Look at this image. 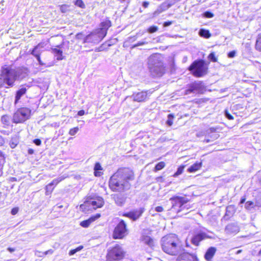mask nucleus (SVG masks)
<instances>
[{"instance_id": "nucleus-1", "label": "nucleus", "mask_w": 261, "mask_h": 261, "mask_svg": "<svg viewBox=\"0 0 261 261\" xmlns=\"http://www.w3.org/2000/svg\"><path fill=\"white\" fill-rule=\"evenodd\" d=\"M135 179L133 171L128 168H120L110 177L109 186L115 192L122 193L129 190Z\"/></svg>"}, {"instance_id": "nucleus-2", "label": "nucleus", "mask_w": 261, "mask_h": 261, "mask_svg": "<svg viewBox=\"0 0 261 261\" xmlns=\"http://www.w3.org/2000/svg\"><path fill=\"white\" fill-rule=\"evenodd\" d=\"M162 250L165 253L172 255H176L180 251L179 242L174 234H169L161 239Z\"/></svg>"}, {"instance_id": "nucleus-3", "label": "nucleus", "mask_w": 261, "mask_h": 261, "mask_svg": "<svg viewBox=\"0 0 261 261\" xmlns=\"http://www.w3.org/2000/svg\"><path fill=\"white\" fill-rule=\"evenodd\" d=\"M148 68L151 74L154 77H161L165 72L163 58L160 54H153L148 59Z\"/></svg>"}, {"instance_id": "nucleus-4", "label": "nucleus", "mask_w": 261, "mask_h": 261, "mask_svg": "<svg viewBox=\"0 0 261 261\" xmlns=\"http://www.w3.org/2000/svg\"><path fill=\"white\" fill-rule=\"evenodd\" d=\"M4 81H5L6 88L14 86L15 81L23 78V70L21 69H14L9 66L2 67L1 73Z\"/></svg>"}, {"instance_id": "nucleus-5", "label": "nucleus", "mask_w": 261, "mask_h": 261, "mask_svg": "<svg viewBox=\"0 0 261 261\" xmlns=\"http://www.w3.org/2000/svg\"><path fill=\"white\" fill-rule=\"evenodd\" d=\"M195 76L201 77L206 73L207 67L203 60L194 61L189 67Z\"/></svg>"}, {"instance_id": "nucleus-6", "label": "nucleus", "mask_w": 261, "mask_h": 261, "mask_svg": "<svg viewBox=\"0 0 261 261\" xmlns=\"http://www.w3.org/2000/svg\"><path fill=\"white\" fill-rule=\"evenodd\" d=\"M125 255V252L120 245L116 244L108 250L106 256L107 261H118L122 259Z\"/></svg>"}, {"instance_id": "nucleus-7", "label": "nucleus", "mask_w": 261, "mask_h": 261, "mask_svg": "<svg viewBox=\"0 0 261 261\" xmlns=\"http://www.w3.org/2000/svg\"><path fill=\"white\" fill-rule=\"evenodd\" d=\"M169 200L172 203L171 210L175 211L177 214L182 211L186 208L187 210L189 208V207H187V205H185V204L189 201V199L186 197L174 196L170 198Z\"/></svg>"}, {"instance_id": "nucleus-8", "label": "nucleus", "mask_w": 261, "mask_h": 261, "mask_svg": "<svg viewBox=\"0 0 261 261\" xmlns=\"http://www.w3.org/2000/svg\"><path fill=\"white\" fill-rule=\"evenodd\" d=\"M206 90V86L202 81H197L190 83L185 90L186 94L190 93L203 94Z\"/></svg>"}, {"instance_id": "nucleus-9", "label": "nucleus", "mask_w": 261, "mask_h": 261, "mask_svg": "<svg viewBox=\"0 0 261 261\" xmlns=\"http://www.w3.org/2000/svg\"><path fill=\"white\" fill-rule=\"evenodd\" d=\"M104 204V201L102 198L97 197L96 198H90L86 200L83 204L80 205V208L83 211L90 210V206H93L94 209L101 207Z\"/></svg>"}, {"instance_id": "nucleus-10", "label": "nucleus", "mask_w": 261, "mask_h": 261, "mask_svg": "<svg viewBox=\"0 0 261 261\" xmlns=\"http://www.w3.org/2000/svg\"><path fill=\"white\" fill-rule=\"evenodd\" d=\"M31 111L27 108H21L17 110L13 115V121L14 123H22L30 116Z\"/></svg>"}, {"instance_id": "nucleus-11", "label": "nucleus", "mask_w": 261, "mask_h": 261, "mask_svg": "<svg viewBox=\"0 0 261 261\" xmlns=\"http://www.w3.org/2000/svg\"><path fill=\"white\" fill-rule=\"evenodd\" d=\"M105 37V34H101L97 29L87 35L84 39L83 43L97 44Z\"/></svg>"}, {"instance_id": "nucleus-12", "label": "nucleus", "mask_w": 261, "mask_h": 261, "mask_svg": "<svg viewBox=\"0 0 261 261\" xmlns=\"http://www.w3.org/2000/svg\"><path fill=\"white\" fill-rule=\"evenodd\" d=\"M127 234L126 224L121 220L114 228L113 231V238L116 239H122Z\"/></svg>"}, {"instance_id": "nucleus-13", "label": "nucleus", "mask_w": 261, "mask_h": 261, "mask_svg": "<svg viewBox=\"0 0 261 261\" xmlns=\"http://www.w3.org/2000/svg\"><path fill=\"white\" fill-rule=\"evenodd\" d=\"M149 93L148 91H141L135 92L131 95L132 98L134 101L138 102H145L148 99Z\"/></svg>"}, {"instance_id": "nucleus-14", "label": "nucleus", "mask_w": 261, "mask_h": 261, "mask_svg": "<svg viewBox=\"0 0 261 261\" xmlns=\"http://www.w3.org/2000/svg\"><path fill=\"white\" fill-rule=\"evenodd\" d=\"M209 238L208 235L202 231H200L197 233L194 234L191 238V243L195 246H198L201 241Z\"/></svg>"}, {"instance_id": "nucleus-15", "label": "nucleus", "mask_w": 261, "mask_h": 261, "mask_svg": "<svg viewBox=\"0 0 261 261\" xmlns=\"http://www.w3.org/2000/svg\"><path fill=\"white\" fill-rule=\"evenodd\" d=\"M143 212L144 208H140L138 210H135L131 212L125 213L123 214V216L130 218L133 221H136L141 217Z\"/></svg>"}, {"instance_id": "nucleus-16", "label": "nucleus", "mask_w": 261, "mask_h": 261, "mask_svg": "<svg viewBox=\"0 0 261 261\" xmlns=\"http://www.w3.org/2000/svg\"><path fill=\"white\" fill-rule=\"evenodd\" d=\"M240 231V227L237 223H231L227 224L225 228L227 234H236Z\"/></svg>"}, {"instance_id": "nucleus-17", "label": "nucleus", "mask_w": 261, "mask_h": 261, "mask_svg": "<svg viewBox=\"0 0 261 261\" xmlns=\"http://www.w3.org/2000/svg\"><path fill=\"white\" fill-rule=\"evenodd\" d=\"M29 86L26 85H21L19 89L16 92L15 96V103H16L20 100L21 97L23 96L27 92V90L29 88Z\"/></svg>"}, {"instance_id": "nucleus-18", "label": "nucleus", "mask_w": 261, "mask_h": 261, "mask_svg": "<svg viewBox=\"0 0 261 261\" xmlns=\"http://www.w3.org/2000/svg\"><path fill=\"white\" fill-rule=\"evenodd\" d=\"M111 26V22L109 20H106L100 23V28L97 29L101 34H105V37L106 36L107 31Z\"/></svg>"}, {"instance_id": "nucleus-19", "label": "nucleus", "mask_w": 261, "mask_h": 261, "mask_svg": "<svg viewBox=\"0 0 261 261\" xmlns=\"http://www.w3.org/2000/svg\"><path fill=\"white\" fill-rule=\"evenodd\" d=\"M179 261H198V259L194 254L185 253L180 255Z\"/></svg>"}, {"instance_id": "nucleus-20", "label": "nucleus", "mask_w": 261, "mask_h": 261, "mask_svg": "<svg viewBox=\"0 0 261 261\" xmlns=\"http://www.w3.org/2000/svg\"><path fill=\"white\" fill-rule=\"evenodd\" d=\"M216 251L217 249L215 247H211L208 248L204 256L205 259L206 261H212Z\"/></svg>"}, {"instance_id": "nucleus-21", "label": "nucleus", "mask_w": 261, "mask_h": 261, "mask_svg": "<svg viewBox=\"0 0 261 261\" xmlns=\"http://www.w3.org/2000/svg\"><path fill=\"white\" fill-rule=\"evenodd\" d=\"M113 199L115 203L118 206H122L124 204L125 198V197L119 194H114L113 195Z\"/></svg>"}, {"instance_id": "nucleus-22", "label": "nucleus", "mask_w": 261, "mask_h": 261, "mask_svg": "<svg viewBox=\"0 0 261 261\" xmlns=\"http://www.w3.org/2000/svg\"><path fill=\"white\" fill-rule=\"evenodd\" d=\"M202 166V162H196L193 165H191L187 170L188 172L192 173L195 172L199 170Z\"/></svg>"}, {"instance_id": "nucleus-23", "label": "nucleus", "mask_w": 261, "mask_h": 261, "mask_svg": "<svg viewBox=\"0 0 261 261\" xmlns=\"http://www.w3.org/2000/svg\"><path fill=\"white\" fill-rule=\"evenodd\" d=\"M41 50L40 49L39 45L36 46L32 50L31 54L36 57L37 61H39L41 60L40 55Z\"/></svg>"}, {"instance_id": "nucleus-24", "label": "nucleus", "mask_w": 261, "mask_h": 261, "mask_svg": "<svg viewBox=\"0 0 261 261\" xmlns=\"http://www.w3.org/2000/svg\"><path fill=\"white\" fill-rule=\"evenodd\" d=\"M235 212L234 206L232 205H229L226 208L225 215L224 216V219H228L231 217Z\"/></svg>"}, {"instance_id": "nucleus-25", "label": "nucleus", "mask_w": 261, "mask_h": 261, "mask_svg": "<svg viewBox=\"0 0 261 261\" xmlns=\"http://www.w3.org/2000/svg\"><path fill=\"white\" fill-rule=\"evenodd\" d=\"M216 131V128L214 127H211L206 131V135H208V136L212 138L213 140L216 139L219 137V135L218 134H213L212 135H210L211 134L215 133Z\"/></svg>"}, {"instance_id": "nucleus-26", "label": "nucleus", "mask_w": 261, "mask_h": 261, "mask_svg": "<svg viewBox=\"0 0 261 261\" xmlns=\"http://www.w3.org/2000/svg\"><path fill=\"white\" fill-rule=\"evenodd\" d=\"M199 35L201 37H204L205 38H209L211 36V34L210 33V31L207 30H205L203 29H201L199 31Z\"/></svg>"}, {"instance_id": "nucleus-27", "label": "nucleus", "mask_w": 261, "mask_h": 261, "mask_svg": "<svg viewBox=\"0 0 261 261\" xmlns=\"http://www.w3.org/2000/svg\"><path fill=\"white\" fill-rule=\"evenodd\" d=\"M142 241L149 246H152L153 244V241L152 238L150 237L145 236L142 237Z\"/></svg>"}, {"instance_id": "nucleus-28", "label": "nucleus", "mask_w": 261, "mask_h": 261, "mask_svg": "<svg viewBox=\"0 0 261 261\" xmlns=\"http://www.w3.org/2000/svg\"><path fill=\"white\" fill-rule=\"evenodd\" d=\"M19 143L18 138L17 136L12 137L10 142V146L11 148H14Z\"/></svg>"}, {"instance_id": "nucleus-29", "label": "nucleus", "mask_w": 261, "mask_h": 261, "mask_svg": "<svg viewBox=\"0 0 261 261\" xmlns=\"http://www.w3.org/2000/svg\"><path fill=\"white\" fill-rule=\"evenodd\" d=\"M2 123L6 126H9L10 124V117L8 115H3L1 117Z\"/></svg>"}, {"instance_id": "nucleus-30", "label": "nucleus", "mask_w": 261, "mask_h": 261, "mask_svg": "<svg viewBox=\"0 0 261 261\" xmlns=\"http://www.w3.org/2000/svg\"><path fill=\"white\" fill-rule=\"evenodd\" d=\"M94 221V219L93 218H89L86 220H84L82 221L80 223V225L83 227L87 228L88 227L90 224Z\"/></svg>"}, {"instance_id": "nucleus-31", "label": "nucleus", "mask_w": 261, "mask_h": 261, "mask_svg": "<svg viewBox=\"0 0 261 261\" xmlns=\"http://www.w3.org/2000/svg\"><path fill=\"white\" fill-rule=\"evenodd\" d=\"M54 53L57 56V59L58 60H62V50L60 49H58L57 48H55L53 49Z\"/></svg>"}, {"instance_id": "nucleus-32", "label": "nucleus", "mask_w": 261, "mask_h": 261, "mask_svg": "<svg viewBox=\"0 0 261 261\" xmlns=\"http://www.w3.org/2000/svg\"><path fill=\"white\" fill-rule=\"evenodd\" d=\"M174 4V2L170 1L168 4H166V3H163L159 6L162 8L163 11H166L170 8L173 4Z\"/></svg>"}, {"instance_id": "nucleus-33", "label": "nucleus", "mask_w": 261, "mask_h": 261, "mask_svg": "<svg viewBox=\"0 0 261 261\" xmlns=\"http://www.w3.org/2000/svg\"><path fill=\"white\" fill-rule=\"evenodd\" d=\"M245 207L247 210L251 211L252 209H255V204L252 201H248L245 203Z\"/></svg>"}, {"instance_id": "nucleus-34", "label": "nucleus", "mask_w": 261, "mask_h": 261, "mask_svg": "<svg viewBox=\"0 0 261 261\" xmlns=\"http://www.w3.org/2000/svg\"><path fill=\"white\" fill-rule=\"evenodd\" d=\"M102 169V168L101 167V166L100 165L99 163H96L94 166V170L95 171L94 174L96 176H100V172H97L99 170H101Z\"/></svg>"}, {"instance_id": "nucleus-35", "label": "nucleus", "mask_w": 261, "mask_h": 261, "mask_svg": "<svg viewBox=\"0 0 261 261\" xmlns=\"http://www.w3.org/2000/svg\"><path fill=\"white\" fill-rule=\"evenodd\" d=\"M174 118V115L172 114H169L167 116V120L166 121V124L170 126L173 124V120Z\"/></svg>"}, {"instance_id": "nucleus-36", "label": "nucleus", "mask_w": 261, "mask_h": 261, "mask_svg": "<svg viewBox=\"0 0 261 261\" xmlns=\"http://www.w3.org/2000/svg\"><path fill=\"white\" fill-rule=\"evenodd\" d=\"M64 179V177L61 176L57 178L54 179L51 182L49 183V185L53 187V186H56L59 182L61 181L62 180Z\"/></svg>"}, {"instance_id": "nucleus-37", "label": "nucleus", "mask_w": 261, "mask_h": 261, "mask_svg": "<svg viewBox=\"0 0 261 261\" xmlns=\"http://www.w3.org/2000/svg\"><path fill=\"white\" fill-rule=\"evenodd\" d=\"M165 166V164L163 162L158 163L155 166V171H159L162 169Z\"/></svg>"}, {"instance_id": "nucleus-38", "label": "nucleus", "mask_w": 261, "mask_h": 261, "mask_svg": "<svg viewBox=\"0 0 261 261\" xmlns=\"http://www.w3.org/2000/svg\"><path fill=\"white\" fill-rule=\"evenodd\" d=\"M256 48L261 51V35L258 36L256 42Z\"/></svg>"}, {"instance_id": "nucleus-39", "label": "nucleus", "mask_w": 261, "mask_h": 261, "mask_svg": "<svg viewBox=\"0 0 261 261\" xmlns=\"http://www.w3.org/2000/svg\"><path fill=\"white\" fill-rule=\"evenodd\" d=\"M159 28L157 26L155 25H152L148 28L147 32L149 33H153L158 31Z\"/></svg>"}, {"instance_id": "nucleus-40", "label": "nucleus", "mask_w": 261, "mask_h": 261, "mask_svg": "<svg viewBox=\"0 0 261 261\" xmlns=\"http://www.w3.org/2000/svg\"><path fill=\"white\" fill-rule=\"evenodd\" d=\"M185 168V166H179L176 172L174 174L173 176L176 177L179 175V174H181L183 172L184 169Z\"/></svg>"}, {"instance_id": "nucleus-41", "label": "nucleus", "mask_w": 261, "mask_h": 261, "mask_svg": "<svg viewBox=\"0 0 261 261\" xmlns=\"http://www.w3.org/2000/svg\"><path fill=\"white\" fill-rule=\"evenodd\" d=\"M69 6L67 5H63L60 6V9L61 12L66 13L69 11Z\"/></svg>"}, {"instance_id": "nucleus-42", "label": "nucleus", "mask_w": 261, "mask_h": 261, "mask_svg": "<svg viewBox=\"0 0 261 261\" xmlns=\"http://www.w3.org/2000/svg\"><path fill=\"white\" fill-rule=\"evenodd\" d=\"M74 4L81 8H84L85 7V5L82 0H76L74 2Z\"/></svg>"}, {"instance_id": "nucleus-43", "label": "nucleus", "mask_w": 261, "mask_h": 261, "mask_svg": "<svg viewBox=\"0 0 261 261\" xmlns=\"http://www.w3.org/2000/svg\"><path fill=\"white\" fill-rule=\"evenodd\" d=\"M79 130V128L78 127H75L71 128L69 130V134L71 136H74L77 133Z\"/></svg>"}, {"instance_id": "nucleus-44", "label": "nucleus", "mask_w": 261, "mask_h": 261, "mask_svg": "<svg viewBox=\"0 0 261 261\" xmlns=\"http://www.w3.org/2000/svg\"><path fill=\"white\" fill-rule=\"evenodd\" d=\"M208 58L211 61L213 62H216L217 61V59L215 57V55L214 53H211L208 56Z\"/></svg>"}, {"instance_id": "nucleus-45", "label": "nucleus", "mask_w": 261, "mask_h": 261, "mask_svg": "<svg viewBox=\"0 0 261 261\" xmlns=\"http://www.w3.org/2000/svg\"><path fill=\"white\" fill-rule=\"evenodd\" d=\"M203 16L206 18H212L214 17V14L210 11H206L203 13Z\"/></svg>"}, {"instance_id": "nucleus-46", "label": "nucleus", "mask_w": 261, "mask_h": 261, "mask_svg": "<svg viewBox=\"0 0 261 261\" xmlns=\"http://www.w3.org/2000/svg\"><path fill=\"white\" fill-rule=\"evenodd\" d=\"M224 115L225 117L229 120H233V116L229 113L228 111L227 110H225L224 111Z\"/></svg>"}, {"instance_id": "nucleus-47", "label": "nucleus", "mask_w": 261, "mask_h": 261, "mask_svg": "<svg viewBox=\"0 0 261 261\" xmlns=\"http://www.w3.org/2000/svg\"><path fill=\"white\" fill-rule=\"evenodd\" d=\"M147 43H148V42L146 41H139L137 44L134 45L132 46V48H135L139 46L143 45L146 44Z\"/></svg>"}, {"instance_id": "nucleus-48", "label": "nucleus", "mask_w": 261, "mask_h": 261, "mask_svg": "<svg viewBox=\"0 0 261 261\" xmlns=\"http://www.w3.org/2000/svg\"><path fill=\"white\" fill-rule=\"evenodd\" d=\"M53 188H52V187L49 185V184H48L46 186V195H48L47 193L48 192H52L53 190Z\"/></svg>"}, {"instance_id": "nucleus-49", "label": "nucleus", "mask_w": 261, "mask_h": 261, "mask_svg": "<svg viewBox=\"0 0 261 261\" xmlns=\"http://www.w3.org/2000/svg\"><path fill=\"white\" fill-rule=\"evenodd\" d=\"M5 81H4V78H3L1 74H0V88L3 87L5 86Z\"/></svg>"}, {"instance_id": "nucleus-50", "label": "nucleus", "mask_w": 261, "mask_h": 261, "mask_svg": "<svg viewBox=\"0 0 261 261\" xmlns=\"http://www.w3.org/2000/svg\"><path fill=\"white\" fill-rule=\"evenodd\" d=\"M236 51L234 50L231 51L228 54V57L229 58H232L235 57Z\"/></svg>"}, {"instance_id": "nucleus-51", "label": "nucleus", "mask_w": 261, "mask_h": 261, "mask_svg": "<svg viewBox=\"0 0 261 261\" xmlns=\"http://www.w3.org/2000/svg\"><path fill=\"white\" fill-rule=\"evenodd\" d=\"M18 207H14L11 210V213L13 215H16L18 212Z\"/></svg>"}, {"instance_id": "nucleus-52", "label": "nucleus", "mask_w": 261, "mask_h": 261, "mask_svg": "<svg viewBox=\"0 0 261 261\" xmlns=\"http://www.w3.org/2000/svg\"><path fill=\"white\" fill-rule=\"evenodd\" d=\"M33 142L37 146H39L41 144V141L39 139H35L34 140Z\"/></svg>"}, {"instance_id": "nucleus-53", "label": "nucleus", "mask_w": 261, "mask_h": 261, "mask_svg": "<svg viewBox=\"0 0 261 261\" xmlns=\"http://www.w3.org/2000/svg\"><path fill=\"white\" fill-rule=\"evenodd\" d=\"M54 252V250L52 249H49L45 252L42 253L43 255H47V254H52Z\"/></svg>"}, {"instance_id": "nucleus-54", "label": "nucleus", "mask_w": 261, "mask_h": 261, "mask_svg": "<svg viewBox=\"0 0 261 261\" xmlns=\"http://www.w3.org/2000/svg\"><path fill=\"white\" fill-rule=\"evenodd\" d=\"M163 210V207L161 206H158L155 207V211L157 212H161Z\"/></svg>"}, {"instance_id": "nucleus-55", "label": "nucleus", "mask_w": 261, "mask_h": 261, "mask_svg": "<svg viewBox=\"0 0 261 261\" xmlns=\"http://www.w3.org/2000/svg\"><path fill=\"white\" fill-rule=\"evenodd\" d=\"M128 39H129V41H131V42L135 41L137 39V35L129 37L128 38Z\"/></svg>"}, {"instance_id": "nucleus-56", "label": "nucleus", "mask_w": 261, "mask_h": 261, "mask_svg": "<svg viewBox=\"0 0 261 261\" xmlns=\"http://www.w3.org/2000/svg\"><path fill=\"white\" fill-rule=\"evenodd\" d=\"M82 36H83V34H82V33H77L76 35L75 38L77 39H82Z\"/></svg>"}, {"instance_id": "nucleus-57", "label": "nucleus", "mask_w": 261, "mask_h": 261, "mask_svg": "<svg viewBox=\"0 0 261 261\" xmlns=\"http://www.w3.org/2000/svg\"><path fill=\"white\" fill-rule=\"evenodd\" d=\"M171 24H172L171 21H166L164 23L163 26L164 27H167L170 25Z\"/></svg>"}, {"instance_id": "nucleus-58", "label": "nucleus", "mask_w": 261, "mask_h": 261, "mask_svg": "<svg viewBox=\"0 0 261 261\" xmlns=\"http://www.w3.org/2000/svg\"><path fill=\"white\" fill-rule=\"evenodd\" d=\"M100 216V215L99 214H97L96 215L91 217L90 218L94 219V221L96 220L97 219L99 218Z\"/></svg>"}, {"instance_id": "nucleus-59", "label": "nucleus", "mask_w": 261, "mask_h": 261, "mask_svg": "<svg viewBox=\"0 0 261 261\" xmlns=\"http://www.w3.org/2000/svg\"><path fill=\"white\" fill-rule=\"evenodd\" d=\"M75 253H76V251L74 249H72V250H70V251L69 252V255L70 256H71V255H74Z\"/></svg>"}, {"instance_id": "nucleus-60", "label": "nucleus", "mask_w": 261, "mask_h": 261, "mask_svg": "<svg viewBox=\"0 0 261 261\" xmlns=\"http://www.w3.org/2000/svg\"><path fill=\"white\" fill-rule=\"evenodd\" d=\"M160 13L156 10L152 14V17H155L158 16Z\"/></svg>"}, {"instance_id": "nucleus-61", "label": "nucleus", "mask_w": 261, "mask_h": 261, "mask_svg": "<svg viewBox=\"0 0 261 261\" xmlns=\"http://www.w3.org/2000/svg\"><path fill=\"white\" fill-rule=\"evenodd\" d=\"M149 5V2H144L142 4V6L143 7H144L145 8L148 7Z\"/></svg>"}, {"instance_id": "nucleus-62", "label": "nucleus", "mask_w": 261, "mask_h": 261, "mask_svg": "<svg viewBox=\"0 0 261 261\" xmlns=\"http://www.w3.org/2000/svg\"><path fill=\"white\" fill-rule=\"evenodd\" d=\"M42 253L43 252H41L40 251H37L36 252V255H37L38 256H39V257H42V256H44L45 255H43L42 254Z\"/></svg>"}, {"instance_id": "nucleus-63", "label": "nucleus", "mask_w": 261, "mask_h": 261, "mask_svg": "<svg viewBox=\"0 0 261 261\" xmlns=\"http://www.w3.org/2000/svg\"><path fill=\"white\" fill-rule=\"evenodd\" d=\"M85 114V111L84 110H80L78 112L77 115L79 116H83Z\"/></svg>"}, {"instance_id": "nucleus-64", "label": "nucleus", "mask_w": 261, "mask_h": 261, "mask_svg": "<svg viewBox=\"0 0 261 261\" xmlns=\"http://www.w3.org/2000/svg\"><path fill=\"white\" fill-rule=\"evenodd\" d=\"M83 248V246L81 245L74 249V250H75L76 253L77 252L81 251Z\"/></svg>"}]
</instances>
